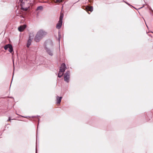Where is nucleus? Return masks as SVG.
<instances>
[{
  "instance_id": "f257e3e1",
  "label": "nucleus",
  "mask_w": 153,
  "mask_h": 153,
  "mask_svg": "<svg viewBox=\"0 0 153 153\" xmlns=\"http://www.w3.org/2000/svg\"><path fill=\"white\" fill-rule=\"evenodd\" d=\"M47 34V33L42 30L39 31L36 34L34 39L35 41L38 42Z\"/></svg>"
},
{
  "instance_id": "f03ea898",
  "label": "nucleus",
  "mask_w": 153,
  "mask_h": 153,
  "mask_svg": "<svg viewBox=\"0 0 153 153\" xmlns=\"http://www.w3.org/2000/svg\"><path fill=\"white\" fill-rule=\"evenodd\" d=\"M44 48L47 47L48 48H52L53 46V44L52 41L50 39L46 41L44 44Z\"/></svg>"
},
{
  "instance_id": "7ed1b4c3",
  "label": "nucleus",
  "mask_w": 153,
  "mask_h": 153,
  "mask_svg": "<svg viewBox=\"0 0 153 153\" xmlns=\"http://www.w3.org/2000/svg\"><path fill=\"white\" fill-rule=\"evenodd\" d=\"M64 15L63 14H61L60 16L59 21L58 23L56 24V27L57 29H60L62 25V19Z\"/></svg>"
},
{
  "instance_id": "20e7f679",
  "label": "nucleus",
  "mask_w": 153,
  "mask_h": 153,
  "mask_svg": "<svg viewBox=\"0 0 153 153\" xmlns=\"http://www.w3.org/2000/svg\"><path fill=\"white\" fill-rule=\"evenodd\" d=\"M4 48L5 50H7L8 48H9V51L12 54L13 53V49L11 44H8L6 45Z\"/></svg>"
},
{
  "instance_id": "39448f33",
  "label": "nucleus",
  "mask_w": 153,
  "mask_h": 153,
  "mask_svg": "<svg viewBox=\"0 0 153 153\" xmlns=\"http://www.w3.org/2000/svg\"><path fill=\"white\" fill-rule=\"evenodd\" d=\"M70 74V71H68L65 73L64 76V81L68 83L69 82Z\"/></svg>"
},
{
  "instance_id": "423d86ee",
  "label": "nucleus",
  "mask_w": 153,
  "mask_h": 153,
  "mask_svg": "<svg viewBox=\"0 0 153 153\" xmlns=\"http://www.w3.org/2000/svg\"><path fill=\"white\" fill-rule=\"evenodd\" d=\"M46 52L51 56L53 55V51L51 48H48L46 47L44 48Z\"/></svg>"
},
{
  "instance_id": "0eeeda50",
  "label": "nucleus",
  "mask_w": 153,
  "mask_h": 153,
  "mask_svg": "<svg viewBox=\"0 0 153 153\" xmlns=\"http://www.w3.org/2000/svg\"><path fill=\"white\" fill-rule=\"evenodd\" d=\"M26 27L27 25L25 24L19 26L18 28V29L20 32H21L23 31L26 28Z\"/></svg>"
},
{
  "instance_id": "6e6552de",
  "label": "nucleus",
  "mask_w": 153,
  "mask_h": 153,
  "mask_svg": "<svg viewBox=\"0 0 153 153\" xmlns=\"http://www.w3.org/2000/svg\"><path fill=\"white\" fill-rule=\"evenodd\" d=\"M62 98V97H59L58 96L56 97V102L57 104L60 103Z\"/></svg>"
},
{
  "instance_id": "1a4fd4ad",
  "label": "nucleus",
  "mask_w": 153,
  "mask_h": 153,
  "mask_svg": "<svg viewBox=\"0 0 153 153\" xmlns=\"http://www.w3.org/2000/svg\"><path fill=\"white\" fill-rule=\"evenodd\" d=\"M85 8L87 11H90L91 12L93 10V7L91 6L90 7L88 6Z\"/></svg>"
},
{
  "instance_id": "9d476101",
  "label": "nucleus",
  "mask_w": 153,
  "mask_h": 153,
  "mask_svg": "<svg viewBox=\"0 0 153 153\" xmlns=\"http://www.w3.org/2000/svg\"><path fill=\"white\" fill-rule=\"evenodd\" d=\"M43 10V7L42 6H38L37 7V8L36 9V11H38L39 10Z\"/></svg>"
},
{
  "instance_id": "9b49d317",
  "label": "nucleus",
  "mask_w": 153,
  "mask_h": 153,
  "mask_svg": "<svg viewBox=\"0 0 153 153\" xmlns=\"http://www.w3.org/2000/svg\"><path fill=\"white\" fill-rule=\"evenodd\" d=\"M61 68H63L65 69V70L66 68V66L65 65V63H62L61 66Z\"/></svg>"
},
{
  "instance_id": "f8f14e48",
  "label": "nucleus",
  "mask_w": 153,
  "mask_h": 153,
  "mask_svg": "<svg viewBox=\"0 0 153 153\" xmlns=\"http://www.w3.org/2000/svg\"><path fill=\"white\" fill-rule=\"evenodd\" d=\"M29 8V7H22V8H21V9L23 11H26L28 10Z\"/></svg>"
},
{
  "instance_id": "ddd939ff",
  "label": "nucleus",
  "mask_w": 153,
  "mask_h": 153,
  "mask_svg": "<svg viewBox=\"0 0 153 153\" xmlns=\"http://www.w3.org/2000/svg\"><path fill=\"white\" fill-rule=\"evenodd\" d=\"M65 69L61 68L60 67L59 72L61 73H63L64 72H65Z\"/></svg>"
},
{
  "instance_id": "4468645a",
  "label": "nucleus",
  "mask_w": 153,
  "mask_h": 153,
  "mask_svg": "<svg viewBox=\"0 0 153 153\" xmlns=\"http://www.w3.org/2000/svg\"><path fill=\"white\" fill-rule=\"evenodd\" d=\"M61 72H59V73L58 74V77L59 78L61 77L62 76L63 74V73H62V74L61 73Z\"/></svg>"
},
{
  "instance_id": "2eb2a0df",
  "label": "nucleus",
  "mask_w": 153,
  "mask_h": 153,
  "mask_svg": "<svg viewBox=\"0 0 153 153\" xmlns=\"http://www.w3.org/2000/svg\"><path fill=\"white\" fill-rule=\"evenodd\" d=\"M31 44V42L27 41V48H29V46H30V45Z\"/></svg>"
},
{
  "instance_id": "dca6fc26",
  "label": "nucleus",
  "mask_w": 153,
  "mask_h": 153,
  "mask_svg": "<svg viewBox=\"0 0 153 153\" xmlns=\"http://www.w3.org/2000/svg\"><path fill=\"white\" fill-rule=\"evenodd\" d=\"M33 37H34V35H33V34H30V35H29L28 39H30L32 40L33 39Z\"/></svg>"
},
{
  "instance_id": "f3484780",
  "label": "nucleus",
  "mask_w": 153,
  "mask_h": 153,
  "mask_svg": "<svg viewBox=\"0 0 153 153\" xmlns=\"http://www.w3.org/2000/svg\"><path fill=\"white\" fill-rule=\"evenodd\" d=\"M25 2H21L20 4V6L21 7V8H22V7H23L24 5L25 4Z\"/></svg>"
},
{
  "instance_id": "a211bd4d",
  "label": "nucleus",
  "mask_w": 153,
  "mask_h": 153,
  "mask_svg": "<svg viewBox=\"0 0 153 153\" xmlns=\"http://www.w3.org/2000/svg\"><path fill=\"white\" fill-rule=\"evenodd\" d=\"M124 2H125L126 4H127L129 6H132L131 5V4H129L126 1H124Z\"/></svg>"
},
{
  "instance_id": "6ab92c4d",
  "label": "nucleus",
  "mask_w": 153,
  "mask_h": 153,
  "mask_svg": "<svg viewBox=\"0 0 153 153\" xmlns=\"http://www.w3.org/2000/svg\"><path fill=\"white\" fill-rule=\"evenodd\" d=\"M59 39L60 37H61V35L59 34Z\"/></svg>"
},
{
  "instance_id": "aec40b11",
  "label": "nucleus",
  "mask_w": 153,
  "mask_h": 153,
  "mask_svg": "<svg viewBox=\"0 0 153 153\" xmlns=\"http://www.w3.org/2000/svg\"><path fill=\"white\" fill-rule=\"evenodd\" d=\"M40 117V116H38V115H37V116H32V118H33V117Z\"/></svg>"
},
{
  "instance_id": "412c9836",
  "label": "nucleus",
  "mask_w": 153,
  "mask_h": 153,
  "mask_svg": "<svg viewBox=\"0 0 153 153\" xmlns=\"http://www.w3.org/2000/svg\"><path fill=\"white\" fill-rule=\"evenodd\" d=\"M32 39H28V41H29V42H31V41H32Z\"/></svg>"
},
{
  "instance_id": "4be33fe9",
  "label": "nucleus",
  "mask_w": 153,
  "mask_h": 153,
  "mask_svg": "<svg viewBox=\"0 0 153 153\" xmlns=\"http://www.w3.org/2000/svg\"><path fill=\"white\" fill-rule=\"evenodd\" d=\"M56 2H60V0H56Z\"/></svg>"
},
{
  "instance_id": "5701e85b",
  "label": "nucleus",
  "mask_w": 153,
  "mask_h": 153,
  "mask_svg": "<svg viewBox=\"0 0 153 153\" xmlns=\"http://www.w3.org/2000/svg\"><path fill=\"white\" fill-rule=\"evenodd\" d=\"M19 2L21 3L23 2V0H19Z\"/></svg>"
},
{
  "instance_id": "b1692460",
  "label": "nucleus",
  "mask_w": 153,
  "mask_h": 153,
  "mask_svg": "<svg viewBox=\"0 0 153 153\" xmlns=\"http://www.w3.org/2000/svg\"><path fill=\"white\" fill-rule=\"evenodd\" d=\"M24 117L25 118H27L28 117H30L29 116H26V117Z\"/></svg>"
},
{
  "instance_id": "393cba45",
  "label": "nucleus",
  "mask_w": 153,
  "mask_h": 153,
  "mask_svg": "<svg viewBox=\"0 0 153 153\" xmlns=\"http://www.w3.org/2000/svg\"><path fill=\"white\" fill-rule=\"evenodd\" d=\"M11 120V119H10V117H9V119H8V121H10Z\"/></svg>"
},
{
  "instance_id": "a878e982",
  "label": "nucleus",
  "mask_w": 153,
  "mask_h": 153,
  "mask_svg": "<svg viewBox=\"0 0 153 153\" xmlns=\"http://www.w3.org/2000/svg\"><path fill=\"white\" fill-rule=\"evenodd\" d=\"M39 119H38V124L39 123Z\"/></svg>"
},
{
  "instance_id": "bb28decb",
  "label": "nucleus",
  "mask_w": 153,
  "mask_h": 153,
  "mask_svg": "<svg viewBox=\"0 0 153 153\" xmlns=\"http://www.w3.org/2000/svg\"><path fill=\"white\" fill-rule=\"evenodd\" d=\"M36 153H37V150H36Z\"/></svg>"
},
{
  "instance_id": "cd10ccee",
  "label": "nucleus",
  "mask_w": 153,
  "mask_h": 153,
  "mask_svg": "<svg viewBox=\"0 0 153 153\" xmlns=\"http://www.w3.org/2000/svg\"><path fill=\"white\" fill-rule=\"evenodd\" d=\"M36 140H37V136H36Z\"/></svg>"
},
{
  "instance_id": "c85d7f7f",
  "label": "nucleus",
  "mask_w": 153,
  "mask_h": 153,
  "mask_svg": "<svg viewBox=\"0 0 153 153\" xmlns=\"http://www.w3.org/2000/svg\"><path fill=\"white\" fill-rule=\"evenodd\" d=\"M13 64H14V61L13 60Z\"/></svg>"
},
{
  "instance_id": "c756f323",
  "label": "nucleus",
  "mask_w": 153,
  "mask_h": 153,
  "mask_svg": "<svg viewBox=\"0 0 153 153\" xmlns=\"http://www.w3.org/2000/svg\"><path fill=\"white\" fill-rule=\"evenodd\" d=\"M6 126H5V128H6Z\"/></svg>"
}]
</instances>
